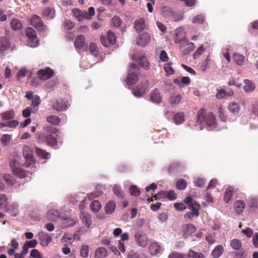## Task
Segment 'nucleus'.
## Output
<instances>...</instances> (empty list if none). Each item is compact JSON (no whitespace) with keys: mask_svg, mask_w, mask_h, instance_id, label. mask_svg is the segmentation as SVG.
<instances>
[{"mask_svg":"<svg viewBox=\"0 0 258 258\" xmlns=\"http://www.w3.org/2000/svg\"><path fill=\"white\" fill-rule=\"evenodd\" d=\"M215 116L212 114H208L206 116V112L204 109H201L198 115L196 124L191 126L192 130L201 131L206 126L208 131H216L218 128L216 125Z\"/></svg>","mask_w":258,"mask_h":258,"instance_id":"obj_1","label":"nucleus"},{"mask_svg":"<svg viewBox=\"0 0 258 258\" xmlns=\"http://www.w3.org/2000/svg\"><path fill=\"white\" fill-rule=\"evenodd\" d=\"M30 23L31 25L34 26L40 33V35L43 36L47 35L48 29L44 24L40 17L36 15H33L31 18Z\"/></svg>","mask_w":258,"mask_h":258,"instance_id":"obj_2","label":"nucleus"},{"mask_svg":"<svg viewBox=\"0 0 258 258\" xmlns=\"http://www.w3.org/2000/svg\"><path fill=\"white\" fill-rule=\"evenodd\" d=\"M139 73L138 67L135 64H131L129 66L128 74L125 80V84L128 86L135 84L138 80Z\"/></svg>","mask_w":258,"mask_h":258,"instance_id":"obj_3","label":"nucleus"},{"mask_svg":"<svg viewBox=\"0 0 258 258\" xmlns=\"http://www.w3.org/2000/svg\"><path fill=\"white\" fill-rule=\"evenodd\" d=\"M161 14L165 18L169 19L172 21H179L183 20V14H177L174 13L171 8L165 6L161 8Z\"/></svg>","mask_w":258,"mask_h":258,"instance_id":"obj_4","label":"nucleus"},{"mask_svg":"<svg viewBox=\"0 0 258 258\" xmlns=\"http://www.w3.org/2000/svg\"><path fill=\"white\" fill-rule=\"evenodd\" d=\"M26 33L28 38L27 45L32 48L37 47L39 45V40L35 31L33 28L28 27L26 30Z\"/></svg>","mask_w":258,"mask_h":258,"instance_id":"obj_5","label":"nucleus"},{"mask_svg":"<svg viewBox=\"0 0 258 258\" xmlns=\"http://www.w3.org/2000/svg\"><path fill=\"white\" fill-rule=\"evenodd\" d=\"M70 101L67 99H58L52 104V108L58 112L66 111L70 106Z\"/></svg>","mask_w":258,"mask_h":258,"instance_id":"obj_6","label":"nucleus"},{"mask_svg":"<svg viewBox=\"0 0 258 258\" xmlns=\"http://www.w3.org/2000/svg\"><path fill=\"white\" fill-rule=\"evenodd\" d=\"M38 140L39 142L45 143L49 146L56 148L57 140L56 138L52 135H46L44 133L40 134L38 135Z\"/></svg>","mask_w":258,"mask_h":258,"instance_id":"obj_7","label":"nucleus"},{"mask_svg":"<svg viewBox=\"0 0 258 258\" xmlns=\"http://www.w3.org/2000/svg\"><path fill=\"white\" fill-rule=\"evenodd\" d=\"M10 166L13 173L19 178H24L26 176V172L21 167L20 165L16 160L10 162Z\"/></svg>","mask_w":258,"mask_h":258,"instance_id":"obj_8","label":"nucleus"},{"mask_svg":"<svg viewBox=\"0 0 258 258\" xmlns=\"http://www.w3.org/2000/svg\"><path fill=\"white\" fill-rule=\"evenodd\" d=\"M23 155L25 159V166L27 167L30 166L34 162L33 156V151L28 146L23 147Z\"/></svg>","mask_w":258,"mask_h":258,"instance_id":"obj_9","label":"nucleus"},{"mask_svg":"<svg viewBox=\"0 0 258 258\" xmlns=\"http://www.w3.org/2000/svg\"><path fill=\"white\" fill-rule=\"evenodd\" d=\"M188 208L191 210L190 212L186 213L184 215V218L191 220L194 217H198L199 216V206L196 203H192L188 205Z\"/></svg>","mask_w":258,"mask_h":258,"instance_id":"obj_10","label":"nucleus"},{"mask_svg":"<svg viewBox=\"0 0 258 258\" xmlns=\"http://www.w3.org/2000/svg\"><path fill=\"white\" fill-rule=\"evenodd\" d=\"M195 46L191 42H183L180 46V50L181 54L183 55H187L188 53L194 50Z\"/></svg>","mask_w":258,"mask_h":258,"instance_id":"obj_11","label":"nucleus"},{"mask_svg":"<svg viewBox=\"0 0 258 258\" xmlns=\"http://www.w3.org/2000/svg\"><path fill=\"white\" fill-rule=\"evenodd\" d=\"M132 58L134 61L139 62V64L145 70L149 69V63L144 55L134 54L132 56Z\"/></svg>","mask_w":258,"mask_h":258,"instance_id":"obj_12","label":"nucleus"},{"mask_svg":"<svg viewBox=\"0 0 258 258\" xmlns=\"http://www.w3.org/2000/svg\"><path fill=\"white\" fill-rule=\"evenodd\" d=\"M151 36L147 32L143 33L137 37V43L141 47L146 46L150 42Z\"/></svg>","mask_w":258,"mask_h":258,"instance_id":"obj_13","label":"nucleus"},{"mask_svg":"<svg viewBox=\"0 0 258 258\" xmlns=\"http://www.w3.org/2000/svg\"><path fill=\"white\" fill-rule=\"evenodd\" d=\"M233 91L231 89H224L223 88L217 89L216 97L218 99H227L228 97L233 96Z\"/></svg>","mask_w":258,"mask_h":258,"instance_id":"obj_14","label":"nucleus"},{"mask_svg":"<svg viewBox=\"0 0 258 258\" xmlns=\"http://www.w3.org/2000/svg\"><path fill=\"white\" fill-rule=\"evenodd\" d=\"M40 244L42 246H46L51 241V237L46 233L41 231L37 234Z\"/></svg>","mask_w":258,"mask_h":258,"instance_id":"obj_15","label":"nucleus"},{"mask_svg":"<svg viewBox=\"0 0 258 258\" xmlns=\"http://www.w3.org/2000/svg\"><path fill=\"white\" fill-rule=\"evenodd\" d=\"M148 82L146 81L142 86H138L133 91V94L138 98L141 97L148 89Z\"/></svg>","mask_w":258,"mask_h":258,"instance_id":"obj_16","label":"nucleus"},{"mask_svg":"<svg viewBox=\"0 0 258 258\" xmlns=\"http://www.w3.org/2000/svg\"><path fill=\"white\" fill-rule=\"evenodd\" d=\"M37 74L40 76L42 81H45L51 78L53 75L54 72L51 69L46 68L44 69L38 71Z\"/></svg>","mask_w":258,"mask_h":258,"instance_id":"obj_17","label":"nucleus"},{"mask_svg":"<svg viewBox=\"0 0 258 258\" xmlns=\"http://www.w3.org/2000/svg\"><path fill=\"white\" fill-rule=\"evenodd\" d=\"M174 34V42L180 43L185 37L184 29L182 27L177 28L175 30Z\"/></svg>","mask_w":258,"mask_h":258,"instance_id":"obj_18","label":"nucleus"},{"mask_svg":"<svg viewBox=\"0 0 258 258\" xmlns=\"http://www.w3.org/2000/svg\"><path fill=\"white\" fill-rule=\"evenodd\" d=\"M150 99L151 102L156 104L160 103L162 101V97L157 89L151 91L150 95Z\"/></svg>","mask_w":258,"mask_h":258,"instance_id":"obj_19","label":"nucleus"},{"mask_svg":"<svg viewBox=\"0 0 258 258\" xmlns=\"http://www.w3.org/2000/svg\"><path fill=\"white\" fill-rule=\"evenodd\" d=\"M134 237L137 244L140 246L144 247L147 245L148 239L145 235L137 232L135 234Z\"/></svg>","mask_w":258,"mask_h":258,"instance_id":"obj_20","label":"nucleus"},{"mask_svg":"<svg viewBox=\"0 0 258 258\" xmlns=\"http://www.w3.org/2000/svg\"><path fill=\"white\" fill-rule=\"evenodd\" d=\"M80 218L82 222L89 228L92 225V222L91 216L87 213L82 212L80 214Z\"/></svg>","mask_w":258,"mask_h":258,"instance_id":"obj_21","label":"nucleus"},{"mask_svg":"<svg viewBox=\"0 0 258 258\" xmlns=\"http://www.w3.org/2000/svg\"><path fill=\"white\" fill-rule=\"evenodd\" d=\"M72 12L73 13L74 16L79 22L81 21L84 18L89 19V18L88 17V14L87 12H83L79 9H74L72 10Z\"/></svg>","mask_w":258,"mask_h":258,"instance_id":"obj_22","label":"nucleus"},{"mask_svg":"<svg viewBox=\"0 0 258 258\" xmlns=\"http://www.w3.org/2000/svg\"><path fill=\"white\" fill-rule=\"evenodd\" d=\"M168 119H171L172 118L167 117ZM172 119L174 123L176 125H180L184 121V114L182 112H179L173 115Z\"/></svg>","mask_w":258,"mask_h":258,"instance_id":"obj_23","label":"nucleus"},{"mask_svg":"<svg viewBox=\"0 0 258 258\" xmlns=\"http://www.w3.org/2000/svg\"><path fill=\"white\" fill-rule=\"evenodd\" d=\"M182 96L180 94H172L169 98V102L172 107H176L181 102Z\"/></svg>","mask_w":258,"mask_h":258,"instance_id":"obj_24","label":"nucleus"},{"mask_svg":"<svg viewBox=\"0 0 258 258\" xmlns=\"http://www.w3.org/2000/svg\"><path fill=\"white\" fill-rule=\"evenodd\" d=\"M40 103L41 100L40 97L37 95H35L34 98L31 100L30 107L31 108L32 113H35L38 111V106Z\"/></svg>","mask_w":258,"mask_h":258,"instance_id":"obj_25","label":"nucleus"},{"mask_svg":"<svg viewBox=\"0 0 258 258\" xmlns=\"http://www.w3.org/2000/svg\"><path fill=\"white\" fill-rule=\"evenodd\" d=\"M243 83V90L246 93H250L255 89V83H253L252 81L249 80L248 79H245L244 80Z\"/></svg>","mask_w":258,"mask_h":258,"instance_id":"obj_26","label":"nucleus"},{"mask_svg":"<svg viewBox=\"0 0 258 258\" xmlns=\"http://www.w3.org/2000/svg\"><path fill=\"white\" fill-rule=\"evenodd\" d=\"M116 208V203L115 201L110 200L105 205V212L106 214H112Z\"/></svg>","mask_w":258,"mask_h":258,"instance_id":"obj_27","label":"nucleus"},{"mask_svg":"<svg viewBox=\"0 0 258 258\" xmlns=\"http://www.w3.org/2000/svg\"><path fill=\"white\" fill-rule=\"evenodd\" d=\"M46 121L53 125H57L60 122V118L55 115H49L46 117Z\"/></svg>","mask_w":258,"mask_h":258,"instance_id":"obj_28","label":"nucleus"},{"mask_svg":"<svg viewBox=\"0 0 258 258\" xmlns=\"http://www.w3.org/2000/svg\"><path fill=\"white\" fill-rule=\"evenodd\" d=\"M161 246L157 242H152L149 246V250L153 255H155L159 253L161 251Z\"/></svg>","mask_w":258,"mask_h":258,"instance_id":"obj_29","label":"nucleus"},{"mask_svg":"<svg viewBox=\"0 0 258 258\" xmlns=\"http://www.w3.org/2000/svg\"><path fill=\"white\" fill-rule=\"evenodd\" d=\"M59 212L54 209H51L47 212V218L52 221H56L59 217Z\"/></svg>","mask_w":258,"mask_h":258,"instance_id":"obj_30","label":"nucleus"},{"mask_svg":"<svg viewBox=\"0 0 258 258\" xmlns=\"http://www.w3.org/2000/svg\"><path fill=\"white\" fill-rule=\"evenodd\" d=\"M10 43L9 39L6 37L0 38V50L4 52L9 48Z\"/></svg>","mask_w":258,"mask_h":258,"instance_id":"obj_31","label":"nucleus"},{"mask_svg":"<svg viewBox=\"0 0 258 258\" xmlns=\"http://www.w3.org/2000/svg\"><path fill=\"white\" fill-rule=\"evenodd\" d=\"M233 195V188L232 186L228 187L224 192V200L225 203H228Z\"/></svg>","mask_w":258,"mask_h":258,"instance_id":"obj_32","label":"nucleus"},{"mask_svg":"<svg viewBox=\"0 0 258 258\" xmlns=\"http://www.w3.org/2000/svg\"><path fill=\"white\" fill-rule=\"evenodd\" d=\"M196 231V227L192 224L184 225L183 231L185 235H191Z\"/></svg>","mask_w":258,"mask_h":258,"instance_id":"obj_33","label":"nucleus"},{"mask_svg":"<svg viewBox=\"0 0 258 258\" xmlns=\"http://www.w3.org/2000/svg\"><path fill=\"white\" fill-rule=\"evenodd\" d=\"M234 208L236 213L240 214L242 213L243 209L245 208V203L244 201L241 200L236 201L234 205Z\"/></svg>","mask_w":258,"mask_h":258,"instance_id":"obj_34","label":"nucleus"},{"mask_svg":"<svg viewBox=\"0 0 258 258\" xmlns=\"http://www.w3.org/2000/svg\"><path fill=\"white\" fill-rule=\"evenodd\" d=\"M223 253V247L221 245L216 246L212 251V255L214 258H218Z\"/></svg>","mask_w":258,"mask_h":258,"instance_id":"obj_35","label":"nucleus"},{"mask_svg":"<svg viewBox=\"0 0 258 258\" xmlns=\"http://www.w3.org/2000/svg\"><path fill=\"white\" fill-rule=\"evenodd\" d=\"M228 109L233 114L238 113L240 110V105L237 102H231L229 103Z\"/></svg>","mask_w":258,"mask_h":258,"instance_id":"obj_36","label":"nucleus"},{"mask_svg":"<svg viewBox=\"0 0 258 258\" xmlns=\"http://www.w3.org/2000/svg\"><path fill=\"white\" fill-rule=\"evenodd\" d=\"M134 28L138 32H141L145 28V24L143 19L137 20L134 23Z\"/></svg>","mask_w":258,"mask_h":258,"instance_id":"obj_37","label":"nucleus"},{"mask_svg":"<svg viewBox=\"0 0 258 258\" xmlns=\"http://www.w3.org/2000/svg\"><path fill=\"white\" fill-rule=\"evenodd\" d=\"M113 194L118 198L120 199L123 198V192L120 185L115 184L112 188Z\"/></svg>","mask_w":258,"mask_h":258,"instance_id":"obj_38","label":"nucleus"},{"mask_svg":"<svg viewBox=\"0 0 258 258\" xmlns=\"http://www.w3.org/2000/svg\"><path fill=\"white\" fill-rule=\"evenodd\" d=\"M107 255V251L104 247H99L96 249L95 253V258H104Z\"/></svg>","mask_w":258,"mask_h":258,"instance_id":"obj_39","label":"nucleus"},{"mask_svg":"<svg viewBox=\"0 0 258 258\" xmlns=\"http://www.w3.org/2000/svg\"><path fill=\"white\" fill-rule=\"evenodd\" d=\"M22 24L21 22L17 19H13L11 22V27L12 29L14 31H17L20 30L22 28Z\"/></svg>","mask_w":258,"mask_h":258,"instance_id":"obj_40","label":"nucleus"},{"mask_svg":"<svg viewBox=\"0 0 258 258\" xmlns=\"http://www.w3.org/2000/svg\"><path fill=\"white\" fill-rule=\"evenodd\" d=\"M42 14L44 17L47 18L48 19H51L54 17V10L50 8H45L42 12Z\"/></svg>","mask_w":258,"mask_h":258,"instance_id":"obj_41","label":"nucleus"},{"mask_svg":"<svg viewBox=\"0 0 258 258\" xmlns=\"http://www.w3.org/2000/svg\"><path fill=\"white\" fill-rule=\"evenodd\" d=\"M84 42H85L84 36L82 35H80L76 37V38L75 40V42H74L75 46L77 48H80L81 47H82L83 46V45L84 44Z\"/></svg>","mask_w":258,"mask_h":258,"instance_id":"obj_42","label":"nucleus"},{"mask_svg":"<svg viewBox=\"0 0 258 258\" xmlns=\"http://www.w3.org/2000/svg\"><path fill=\"white\" fill-rule=\"evenodd\" d=\"M36 152L38 156L41 157L43 159H48L50 158V154L47 152L45 150L40 149L38 147H36L35 149Z\"/></svg>","mask_w":258,"mask_h":258,"instance_id":"obj_43","label":"nucleus"},{"mask_svg":"<svg viewBox=\"0 0 258 258\" xmlns=\"http://www.w3.org/2000/svg\"><path fill=\"white\" fill-rule=\"evenodd\" d=\"M249 206L253 209L258 208V196L256 197H250L248 199Z\"/></svg>","mask_w":258,"mask_h":258,"instance_id":"obj_44","label":"nucleus"},{"mask_svg":"<svg viewBox=\"0 0 258 258\" xmlns=\"http://www.w3.org/2000/svg\"><path fill=\"white\" fill-rule=\"evenodd\" d=\"M90 208L92 212L96 213L101 209V204L98 201L95 200L91 203Z\"/></svg>","mask_w":258,"mask_h":258,"instance_id":"obj_45","label":"nucleus"},{"mask_svg":"<svg viewBox=\"0 0 258 258\" xmlns=\"http://www.w3.org/2000/svg\"><path fill=\"white\" fill-rule=\"evenodd\" d=\"M234 61L238 65H241L244 62L245 57L239 53H234L233 56Z\"/></svg>","mask_w":258,"mask_h":258,"instance_id":"obj_46","label":"nucleus"},{"mask_svg":"<svg viewBox=\"0 0 258 258\" xmlns=\"http://www.w3.org/2000/svg\"><path fill=\"white\" fill-rule=\"evenodd\" d=\"M15 115V112L11 110L2 113L1 116L3 120H10L14 118Z\"/></svg>","mask_w":258,"mask_h":258,"instance_id":"obj_47","label":"nucleus"},{"mask_svg":"<svg viewBox=\"0 0 258 258\" xmlns=\"http://www.w3.org/2000/svg\"><path fill=\"white\" fill-rule=\"evenodd\" d=\"M190 79L187 77H183L181 78H177L175 79L174 82L178 84L181 87H183V85H186L189 83Z\"/></svg>","mask_w":258,"mask_h":258,"instance_id":"obj_48","label":"nucleus"},{"mask_svg":"<svg viewBox=\"0 0 258 258\" xmlns=\"http://www.w3.org/2000/svg\"><path fill=\"white\" fill-rule=\"evenodd\" d=\"M118 248L119 250L116 248L113 247L112 248V251L114 252L115 253H118L120 254V251L123 253L125 251V248L124 246V243L123 241H122V240L118 241Z\"/></svg>","mask_w":258,"mask_h":258,"instance_id":"obj_49","label":"nucleus"},{"mask_svg":"<svg viewBox=\"0 0 258 258\" xmlns=\"http://www.w3.org/2000/svg\"><path fill=\"white\" fill-rule=\"evenodd\" d=\"M107 37L109 45H112L115 43L116 38L115 34L114 33L111 31H108Z\"/></svg>","mask_w":258,"mask_h":258,"instance_id":"obj_50","label":"nucleus"},{"mask_svg":"<svg viewBox=\"0 0 258 258\" xmlns=\"http://www.w3.org/2000/svg\"><path fill=\"white\" fill-rule=\"evenodd\" d=\"M205 51V48H204V46H203V45H201L196 49V50L193 54V59H198Z\"/></svg>","mask_w":258,"mask_h":258,"instance_id":"obj_51","label":"nucleus"},{"mask_svg":"<svg viewBox=\"0 0 258 258\" xmlns=\"http://www.w3.org/2000/svg\"><path fill=\"white\" fill-rule=\"evenodd\" d=\"M205 19V17L203 15H197L192 19V23L195 24H203Z\"/></svg>","mask_w":258,"mask_h":258,"instance_id":"obj_52","label":"nucleus"},{"mask_svg":"<svg viewBox=\"0 0 258 258\" xmlns=\"http://www.w3.org/2000/svg\"><path fill=\"white\" fill-rule=\"evenodd\" d=\"M130 194L135 197H138L140 195L141 191L140 189L135 185H131L130 188Z\"/></svg>","mask_w":258,"mask_h":258,"instance_id":"obj_53","label":"nucleus"},{"mask_svg":"<svg viewBox=\"0 0 258 258\" xmlns=\"http://www.w3.org/2000/svg\"><path fill=\"white\" fill-rule=\"evenodd\" d=\"M4 179L6 181V182L10 185H13L15 184L16 180L15 178L10 174H4Z\"/></svg>","mask_w":258,"mask_h":258,"instance_id":"obj_54","label":"nucleus"},{"mask_svg":"<svg viewBox=\"0 0 258 258\" xmlns=\"http://www.w3.org/2000/svg\"><path fill=\"white\" fill-rule=\"evenodd\" d=\"M75 223L76 221L75 219L68 217L63 220L62 225L64 227H67L73 226L75 224Z\"/></svg>","mask_w":258,"mask_h":258,"instance_id":"obj_55","label":"nucleus"},{"mask_svg":"<svg viewBox=\"0 0 258 258\" xmlns=\"http://www.w3.org/2000/svg\"><path fill=\"white\" fill-rule=\"evenodd\" d=\"M89 253V247L87 245H82L80 250L81 256L84 258H87Z\"/></svg>","mask_w":258,"mask_h":258,"instance_id":"obj_56","label":"nucleus"},{"mask_svg":"<svg viewBox=\"0 0 258 258\" xmlns=\"http://www.w3.org/2000/svg\"><path fill=\"white\" fill-rule=\"evenodd\" d=\"M230 245L233 249L238 250L241 246V242L237 239H234L231 240Z\"/></svg>","mask_w":258,"mask_h":258,"instance_id":"obj_57","label":"nucleus"},{"mask_svg":"<svg viewBox=\"0 0 258 258\" xmlns=\"http://www.w3.org/2000/svg\"><path fill=\"white\" fill-rule=\"evenodd\" d=\"M187 255L188 256V258L189 257L192 258H205L204 255L202 253L197 252L191 249L188 251V255Z\"/></svg>","mask_w":258,"mask_h":258,"instance_id":"obj_58","label":"nucleus"},{"mask_svg":"<svg viewBox=\"0 0 258 258\" xmlns=\"http://www.w3.org/2000/svg\"><path fill=\"white\" fill-rule=\"evenodd\" d=\"M176 186L178 189L183 190L187 186V182L184 179H181L176 181Z\"/></svg>","mask_w":258,"mask_h":258,"instance_id":"obj_59","label":"nucleus"},{"mask_svg":"<svg viewBox=\"0 0 258 258\" xmlns=\"http://www.w3.org/2000/svg\"><path fill=\"white\" fill-rule=\"evenodd\" d=\"M194 182L195 186L199 187H202L205 185L204 179L200 177L195 178L194 179Z\"/></svg>","mask_w":258,"mask_h":258,"instance_id":"obj_60","label":"nucleus"},{"mask_svg":"<svg viewBox=\"0 0 258 258\" xmlns=\"http://www.w3.org/2000/svg\"><path fill=\"white\" fill-rule=\"evenodd\" d=\"M11 139V136L8 134L4 135L1 138V142L3 145L7 146L8 145Z\"/></svg>","mask_w":258,"mask_h":258,"instance_id":"obj_61","label":"nucleus"},{"mask_svg":"<svg viewBox=\"0 0 258 258\" xmlns=\"http://www.w3.org/2000/svg\"><path fill=\"white\" fill-rule=\"evenodd\" d=\"M168 258H188V256L184 253L173 252L169 255Z\"/></svg>","mask_w":258,"mask_h":258,"instance_id":"obj_62","label":"nucleus"},{"mask_svg":"<svg viewBox=\"0 0 258 258\" xmlns=\"http://www.w3.org/2000/svg\"><path fill=\"white\" fill-rule=\"evenodd\" d=\"M8 199L5 195H0V209H4L7 207Z\"/></svg>","mask_w":258,"mask_h":258,"instance_id":"obj_63","label":"nucleus"},{"mask_svg":"<svg viewBox=\"0 0 258 258\" xmlns=\"http://www.w3.org/2000/svg\"><path fill=\"white\" fill-rule=\"evenodd\" d=\"M142 252L132 250L127 255V258H140Z\"/></svg>","mask_w":258,"mask_h":258,"instance_id":"obj_64","label":"nucleus"}]
</instances>
